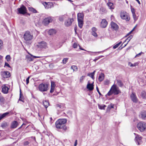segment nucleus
I'll list each match as a JSON object with an SVG mask.
<instances>
[{
    "label": "nucleus",
    "instance_id": "2eb2a0df",
    "mask_svg": "<svg viewBox=\"0 0 146 146\" xmlns=\"http://www.w3.org/2000/svg\"><path fill=\"white\" fill-rule=\"evenodd\" d=\"M130 98L134 103H136L137 102L138 99L135 93H132L130 95Z\"/></svg>",
    "mask_w": 146,
    "mask_h": 146
},
{
    "label": "nucleus",
    "instance_id": "dca6fc26",
    "mask_svg": "<svg viewBox=\"0 0 146 146\" xmlns=\"http://www.w3.org/2000/svg\"><path fill=\"white\" fill-rule=\"evenodd\" d=\"M107 24L108 23L105 19H102L100 25L101 27L105 28L106 27Z\"/></svg>",
    "mask_w": 146,
    "mask_h": 146
},
{
    "label": "nucleus",
    "instance_id": "b1692460",
    "mask_svg": "<svg viewBox=\"0 0 146 146\" xmlns=\"http://www.w3.org/2000/svg\"><path fill=\"white\" fill-rule=\"evenodd\" d=\"M9 113V112H7L0 115V120L4 117H5L7 116L8 115Z\"/></svg>",
    "mask_w": 146,
    "mask_h": 146
},
{
    "label": "nucleus",
    "instance_id": "680f3d73",
    "mask_svg": "<svg viewBox=\"0 0 146 146\" xmlns=\"http://www.w3.org/2000/svg\"><path fill=\"white\" fill-rule=\"evenodd\" d=\"M30 54L31 55V56H33V58H40L41 57V56H34L32 55L31 54Z\"/></svg>",
    "mask_w": 146,
    "mask_h": 146
},
{
    "label": "nucleus",
    "instance_id": "f3484780",
    "mask_svg": "<svg viewBox=\"0 0 146 146\" xmlns=\"http://www.w3.org/2000/svg\"><path fill=\"white\" fill-rule=\"evenodd\" d=\"M93 84V83L90 84L89 81L86 86L87 88L90 91L92 90L94 88V85Z\"/></svg>",
    "mask_w": 146,
    "mask_h": 146
},
{
    "label": "nucleus",
    "instance_id": "c85d7f7f",
    "mask_svg": "<svg viewBox=\"0 0 146 146\" xmlns=\"http://www.w3.org/2000/svg\"><path fill=\"white\" fill-rule=\"evenodd\" d=\"M141 117L143 119H145L146 117V111H143L141 113Z\"/></svg>",
    "mask_w": 146,
    "mask_h": 146
},
{
    "label": "nucleus",
    "instance_id": "20e7f679",
    "mask_svg": "<svg viewBox=\"0 0 146 146\" xmlns=\"http://www.w3.org/2000/svg\"><path fill=\"white\" fill-rule=\"evenodd\" d=\"M137 127L141 132L146 131V123L144 122H139L137 124Z\"/></svg>",
    "mask_w": 146,
    "mask_h": 146
},
{
    "label": "nucleus",
    "instance_id": "2f4dec72",
    "mask_svg": "<svg viewBox=\"0 0 146 146\" xmlns=\"http://www.w3.org/2000/svg\"><path fill=\"white\" fill-rule=\"evenodd\" d=\"M116 82L118 85L120 87H122L123 86V84L121 80H116Z\"/></svg>",
    "mask_w": 146,
    "mask_h": 146
},
{
    "label": "nucleus",
    "instance_id": "69168bd1",
    "mask_svg": "<svg viewBox=\"0 0 146 146\" xmlns=\"http://www.w3.org/2000/svg\"><path fill=\"white\" fill-rule=\"evenodd\" d=\"M108 108H109L110 109H111V108H114L113 105H112L111 106L109 105L108 106Z\"/></svg>",
    "mask_w": 146,
    "mask_h": 146
},
{
    "label": "nucleus",
    "instance_id": "473e14b6",
    "mask_svg": "<svg viewBox=\"0 0 146 146\" xmlns=\"http://www.w3.org/2000/svg\"><path fill=\"white\" fill-rule=\"evenodd\" d=\"M95 72L96 71L94 70L92 72L88 73L87 74V76L90 77L92 79H94V75Z\"/></svg>",
    "mask_w": 146,
    "mask_h": 146
},
{
    "label": "nucleus",
    "instance_id": "393cba45",
    "mask_svg": "<svg viewBox=\"0 0 146 146\" xmlns=\"http://www.w3.org/2000/svg\"><path fill=\"white\" fill-rule=\"evenodd\" d=\"M43 104L44 107L47 108L49 105V103L48 101L44 100L43 101Z\"/></svg>",
    "mask_w": 146,
    "mask_h": 146
},
{
    "label": "nucleus",
    "instance_id": "412c9836",
    "mask_svg": "<svg viewBox=\"0 0 146 146\" xmlns=\"http://www.w3.org/2000/svg\"><path fill=\"white\" fill-rule=\"evenodd\" d=\"M9 90V88L5 86H2V92L4 94H7Z\"/></svg>",
    "mask_w": 146,
    "mask_h": 146
},
{
    "label": "nucleus",
    "instance_id": "4c0bfd02",
    "mask_svg": "<svg viewBox=\"0 0 146 146\" xmlns=\"http://www.w3.org/2000/svg\"><path fill=\"white\" fill-rule=\"evenodd\" d=\"M138 64V62L134 63V64H132L130 62H129L128 63V65L131 67L135 66H137Z\"/></svg>",
    "mask_w": 146,
    "mask_h": 146
},
{
    "label": "nucleus",
    "instance_id": "49530a36",
    "mask_svg": "<svg viewBox=\"0 0 146 146\" xmlns=\"http://www.w3.org/2000/svg\"><path fill=\"white\" fill-rule=\"evenodd\" d=\"M55 86V83L54 82L52 81L51 82V87H53L54 88Z\"/></svg>",
    "mask_w": 146,
    "mask_h": 146
},
{
    "label": "nucleus",
    "instance_id": "09e8293b",
    "mask_svg": "<svg viewBox=\"0 0 146 146\" xmlns=\"http://www.w3.org/2000/svg\"><path fill=\"white\" fill-rule=\"evenodd\" d=\"M68 60V58H64L62 60L63 63L64 64H66Z\"/></svg>",
    "mask_w": 146,
    "mask_h": 146
},
{
    "label": "nucleus",
    "instance_id": "4be33fe9",
    "mask_svg": "<svg viewBox=\"0 0 146 146\" xmlns=\"http://www.w3.org/2000/svg\"><path fill=\"white\" fill-rule=\"evenodd\" d=\"M84 14L82 13H79L77 15L78 20H83Z\"/></svg>",
    "mask_w": 146,
    "mask_h": 146
},
{
    "label": "nucleus",
    "instance_id": "f257e3e1",
    "mask_svg": "<svg viewBox=\"0 0 146 146\" xmlns=\"http://www.w3.org/2000/svg\"><path fill=\"white\" fill-rule=\"evenodd\" d=\"M66 119H59L55 122V125L57 129H62L65 131L67 129V128L66 125L67 122Z\"/></svg>",
    "mask_w": 146,
    "mask_h": 146
},
{
    "label": "nucleus",
    "instance_id": "1a4fd4ad",
    "mask_svg": "<svg viewBox=\"0 0 146 146\" xmlns=\"http://www.w3.org/2000/svg\"><path fill=\"white\" fill-rule=\"evenodd\" d=\"M53 19L51 17H49L44 18L43 21L42 23L44 25H48L50 23L52 22Z\"/></svg>",
    "mask_w": 146,
    "mask_h": 146
},
{
    "label": "nucleus",
    "instance_id": "37998d69",
    "mask_svg": "<svg viewBox=\"0 0 146 146\" xmlns=\"http://www.w3.org/2000/svg\"><path fill=\"white\" fill-rule=\"evenodd\" d=\"M71 68L74 71H77L78 69L77 67L75 66H71Z\"/></svg>",
    "mask_w": 146,
    "mask_h": 146
},
{
    "label": "nucleus",
    "instance_id": "bf43d9fd",
    "mask_svg": "<svg viewBox=\"0 0 146 146\" xmlns=\"http://www.w3.org/2000/svg\"><path fill=\"white\" fill-rule=\"evenodd\" d=\"M5 66L11 68V66L9 64L5 62Z\"/></svg>",
    "mask_w": 146,
    "mask_h": 146
},
{
    "label": "nucleus",
    "instance_id": "aec40b11",
    "mask_svg": "<svg viewBox=\"0 0 146 146\" xmlns=\"http://www.w3.org/2000/svg\"><path fill=\"white\" fill-rule=\"evenodd\" d=\"M18 124V123L17 121H14L11 123V129H13L16 128Z\"/></svg>",
    "mask_w": 146,
    "mask_h": 146
},
{
    "label": "nucleus",
    "instance_id": "5fc2aeb1",
    "mask_svg": "<svg viewBox=\"0 0 146 146\" xmlns=\"http://www.w3.org/2000/svg\"><path fill=\"white\" fill-rule=\"evenodd\" d=\"M96 89L97 91L98 92V93L99 95L100 96H102V94L100 92L98 88V87L97 86L96 87Z\"/></svg>",
    "mask_w": 146,
    "mask_h": 146
},
{
    "label": "nucleus",
    "instance_id": "f03ea898",
    "mask_svg": "<svg viewBox=\"0 0 146 146\" xmlns=\"http://www.w3.org/2000/svg\"><path fill=\"white\" fill-rule=\"evenodd\" d=\"M36 46L38 48L41 50H44L48 48L47 43L44 41L39 42Z\"/></svg>",
    "mask_w": 146,
    "mask_h": 146
},
{
    "label": "nucleus",
    "instance_id": "a878e982",
    "mask_svg": "<svg viewBox=\"0 0 146 146\" xmlns=\"http://www.w3.org/2000/svg\"><path fill=\"white\" fill-rule=\"evenodd\" d=\"M107 5L108 6L109 9L111 10H113L114 9V7L113 5V3L109 2L107 4Z\"/></svg>",
    "mask_w": 146,
    "mask_h": 146
},
{
    "label": "nucleus",
    "instance_id": "39448f33",
    "mask_svg": "<svg viewBox=\"0 0 146 146\" xmlns=\"http://www.w3.org/2000/svg\"><path fill=\"white\" fill-rule=\"evenodd\" d=\"M17 10L18 12V14H20L24 15L27 13V9L26 7L22 5L20 8L17 9Z\"/></svg>",
    "mask_w": 146,
    "mask_h": 146
},
{
    "label": "nucleus",
    "instance_id": "9d476101",
    "mask_svg": "<svg viewBox=\"0 0 146 146\" xmlns=\"http://www.w3.org/2000/svg\"><path fill=\"white\" fill-rule=\"evenodd\" d=\"M111 88V90L113 91V94L114 95H117L119 93H121V92L119 88L116 87L115 85H113Z\"/></svg>",
    "mask_w": 146,
    "mask_h": 146
},
{
    "label": "nucleus",
    "instance_id": "ddd939ff",
    "mask_svg": "<svg viewBox=\"0 0 146 146\" xmlns=\"http://www.w3.org/2000/svg\"><path fill=\"white\" fill-rule=\"evenodd\" d=\"M110 25L111 28L113 30L117 31L119 29L118 26L115 23L112 21Z\"/></svg>",
    "mask_w": 146,
    "mask_h": 146
},
{
    "label": "nucleus",
    "instance_id": "7c9ffc66",
    "mask_svg": "<svg viewBox=\"0 0 146 146\" xmlns=\"http://www.w3.org/2000/svg\"><path fill=\"white\" fill-rule=\"evenodd\" d=\"M9 125V123L7 122L3 121L1 123V126L3 128H5Z\"/></svg>",
    "mask_w": 146,
    "mask_h": 146
},
{
    "label": "nucleus",
    "instance_id": "de8ad7c7",
    "mask_svg": "<svg viewBox=\"0 0 146 146\" xmlns=\"http://www.w3.org/2000/svg\"><path fill=\"white\" fill-rule=\"evenodd\" d=\"M133 16L134 20L136 21L137 19V18L136 17V16L135 13L133 14Z\"/></svg>",
    "mask_w": 146,
    "mask_h": 146
},
{
    "label": "nucleus",
    "instance_id": "052dcab7",
    "mask_svg": "<svg viewBox=\"0 0 146 146\" xmlns=\"http://www.w3.org/2000/svg\"><path fill=\"white\" fill-rule=\"evenodd\" d=\"M54 88L53 87H51L50 90V93H52L54 91Z\"/></svg>",
    "mask_w": 146,
    "mask_h": 146
},
{
    "label": "nucleus",
    "instance_id": "7ed1b4c3",
    "mask_svg": "<svg viewBox=\"0 0 146 146\" xmlns=\"http://www.w3.org/2000/svg\"><path fill=\"white\" fill-rule=\"evenodd\" d=\"M24 40L26 41H30L33 38L32 33H31L29 31L25 32L23 36Z\"/></svg>",
    "mask_w": 146,
    "mask_h": 146
},
{
    "label": "nucleus",
    "instance_id": "e433bc0d",
    "mask_svg": "<svg viewBox=\"0 0 146 146\" xmlns=\"http://www.w3.org/2000/svg\"><path fill=\"white\" fill-rule=\"evenodd\" d=\"M98 106L99 108L101 110H104L106 106L105 105H100L99 104H98Z\"/></svg>",
    "mask_w": 146,
    "mask_h": 146
},
{
    "label": "nucleus",
    "instance_id": "0e129e2a",
    "mask_svg": "<svg viewBox=\"0 0 146 146\" xmlns=\"http://www.w3.org/2000/svg\"><path fill=\"white\" fill-rule=\"evenodd\" d=\"M131 11L132 13V14L134 13H135V9L134 8H131Z\"/></svg>",
    "mask_w": 146,
    "mask_h": 146
},
{
    "label": "nucleus",
    "instance_id": "423d86ee",
    "mask_svg": "<svg viewBox=\"0 0 146 146\" xmlns=\"http://www.w3.org/2000/svg\"><path fill=\"white\" fill-rule=\"evenodd\" d=\"M48 85L46 84L41 83L38 86V89L41 92H45L48 90Z\"/></svg>",
    "mask_w": 146,
    "mask_h": 146
},
{
    "label": "nucleus",
    "instance_id": "a211bd4d",
    "mask_svg": "<svg viewBox=\"0 0 146 146\" xmlns=\"http://www.w3.org/2000/svg\"><path fill=\"white\" fill-rule=\"evenodd\" d=\"M92 35L95 37H97L98 35L96 32L97 31V29L95 27H93L92 29Z\"/></svg>",
    "mask_w": 146,
    "mask_h": 146
},
{
    "label": "nucleus",
    "instance_id": "72a5a7b5",
    "mask_svg": "<svg viewBox=\"0 0 146 146\" xmlns=\"http://www.w3.org/2000/svg\"><path fill=\"white\" fill-rule=\"evenodd\" d=\"M100 12L101 14H102L106 13L107 11L105 8L102 7L100 9Z\"/></svg>",
    "mask_w": 146,
    "mask_h": 146
},
{
    "label": "nucleus",
    "instance_id": "3c124183",
    "mask_svg": "<svg viewBox=\"0 0 146 146\" xmlns=\"http://www.w3.org/2000/svg\"><path fill=\"white\" fill-rule=\"evenodd\" d=\"M104 84L107 85L109 84V81L108 80H106L104 81Z\"/></svg>",
    "mask_w": 146,
    "mask_h": 146
},
{
    "label": "nucleus",
    "instance_id": "13d9d810",
    "mask_svg": "<svg viewBox=\"0 0 146 146\" xmlns=\"http://www.w3.org/2000/svg\"><path fill=\"white\" fill-rule=\"evenodd\" d=\"M29 143V142L28 141H25L24 143V145H28Z\"/></svg>",
    "mask_w": 146,
    "mask_h": 146
},
{
    "label": "nucleus",
    "instance_id": "f704fd0d",
    "mask_svg": "<svg viewBox=\"0 0 146 146\" xmlns=\"http://www.w3.org/2000/svg\"><path fill=\"white\" fill-rule=\"evenodd\" d=\"M28 9L29 11L34 13H37V11L33 7H29Z\"/></svg>",
    "mask_w": 146,
    "mask_h": 146
},
{
    "label": "nucleus",
    "instance_id": "c03bdc74",
    "mask_svg": "<svg viewBox=\"0 0 146 146\" xmlns=\"http://www.w3.org/2000/svg\"><path fill=\"white\" fill-rule=\"evenodd\" d=\"M3 46V41L0 39V50L2 49Z\"/></svg>",
    "mask_w": 146,
    "mask_h": 146
},
{
    "label": "nucleus",
    "instance_id": "603ef678",
    "mask_svg": "<svg viewBox=\"0 0 146 146\" xmlns=\"http://www.w3.org/2000/svg\"><path fill=\"white\" fill-rule=\"evenodd\" d=\"M78 46V44L77 43H74L73 45V47L74 48H76Z\"/></svg>",
    "mask_w": 146,
    "mask_h": 146
},
{
    "label": "nucleus",
    "instance_id": "5701e85b",
    "mask_svg": "<svg viewBox=\"0 0 146 146\" xmlns=\"http://www.w3.org/2000/svg\"><path fill=\"white\" fill-rule=\"evenodd\" d=\"M0 101L1 105L3 106L5 103V100L3 96L1 95L0 96Z\"/></svg>",
    "mask_w": 146,
    "mask_h": 146
},
{
    "label": "nucleus",
    "instance_id": "4d7b16f0",
    "mask_svg": "<svg viewBox=\"0 0 146 146\" xmlns=\"http://www.w3.org/2000/svg\"><path fill=\"white\" fill-rule=\"evenodd\" d=\"M30 76H29L26 79V84H28L29 83V79L30 78Z\"/></svg>",
    "mask_w": 146,
    "mask_h": 146
},
{
    "label": "nucleus",
    "instance_id": "bb28decb",
    "mask_svg": "<svg viewBox=\"0 0 146 146\" xmlns=\"http://www.w3.org/2000/svg\"><path fill=\"white\" fill-rule=\"evenodd\" d=\"M24 97L23 96V94L22 93L21 89H20V97L19 98V100L22 101V102H24Z\"/></svg>",
    "mask_w": 146,
    "mask_h": 146
},
{
    "label": "nucleus",
    "instance_id": "a19ab883",
    "mask_svg": "<svg viewBox=\"0 0 146 146\" xmlns=\"http://www.w3.org/2000/svg\"><path fill=\"white\" fill-rule=\"evenodd\" d=\"M112 90V88H111L110 90L109 91V92H108L107 94H106V96L107 95L108 96H110L111 95L113 94V91H112V90Z\"/></svg>",
    "mask_w": 146,
    "mask_h": 146
},
{
    "label": "nucleus",
    "instance_id": "c756f323",
    "mask_svg": "<svg viewBox=\"0 0 146 146\" xmlns=\"http://www.w3.org/2000/svg\"><path fill=\"white\" fill-rule=\"evenodd\" d=\"M104 74L103 73H102L99 76L98 80L99 81L102 82V81L104 79Z\"/></svg>",
    "mask_w": 146,
    "mask_h": 146
},
{
    "label": "nucleus",
    "instance_id": "864d4df0",
    "mask_svg": "<svg viewBox=\"0 0 146 146\" xmlns=\"http://www.w3.org/2000/svg\"><path fill=\"white\" fill-rule=\"evenodd\" d=\"M28 59L29 60V61H32L34 59V58H33V56H31V57H29L28 58Z\"/></svg>",
    "mask_w": 146,
    "mask_h": 146
},
{
    "label": "nucleus",
    "instance_id": "c9c22d12",
    "mask_svg": "<svg viewBox=\"0 0 146 146\" xmlns=\"http://www.w3.org/2000/svg\"><path fill=\"white\" fill-rule=\"evenodd\" d=\"M141 96L143 99H145L146 98V93L144 91H143L141 93Z\"/></svg>",
    "mask_w": 146,
    "mask_h": 146
},
{
    "label": "nucleus",
    "instance_id": "79ce46f5",
    "mask_svg": "<svg viewBox=\"0 0 146 146\" xmlns=\"http://www.w3.org/2000/svg\"><path fill=\"white\" fill-rule=\"evenodd\" d=\"M11 57L10 55H7L5 57V59H6L7 61L8 62L11 59Z\"/></svg>",
    "mask_w": 146,
    "mask_h": 146
},
{
    "label": "nucleus",
    "instance_id": "6e6552de",
    "mask_svg": "<svg viewBox=\"0 0 146 146\" xmlns=\"http://www.w3.org/2000/svg\"><path fill=\"white\" fill-rule=\"evenodd\" d=\"M134 134L135 135V139L136 143L138 145L141 144L142 142V137L141 136L135 133H134Z\"/></svg>",
    "mask_w": 146,
    "mask_h": 146
},
{
    "label": "nucleus",
    "instance_id": "6e6d98bb",
    "mask_svg": "<svg viewBox=\"0 0 146 146\" xmlns=\"http://www.w3.org/2000/svg\"><path fill=\"white\" fill-rule=\"evenodd\" d=\"M143 53V52H141L137 54L135 56V58L140 56L141 55V54Z\"/></svg>",
    "mask_w": 146,
    "mask_h": 146
},
{
    "label": "nucleus",
    "instance_id": "cd10ccee",
    "mask_svg": "<svg viewBox=\"0 0 146 146\" xmlns=\"http://www.w3.org/2000/svg\"><path fill=\"white\" fill-rule=\"evenodd\" d=\"M78 21V26L80 29L82 28L83 25V20H79Z\"/></svg>",
    "mask_w": 146,
    "mask_h": 146
},
{
    "label": "nucleus",
    "instance_id": "ea45409f",
    "mask_svg": "<svg viewBox=\"0 0 146 146\" xmlns=\"http://www.w3.org/2000/svg\"><path fill=\"white\" fill-rule=\"evenodd\" d=\"M57 107H59L60 109H63V108L64 104H57L56 105Z\"/></svg>",
    "mask_w": 146,
    "mask_h": 146
},
{
    "label": "nucleus",
    "instance_id": "e2e57ef3",
    "mask_svg": "<svg viewBox=\"0 0 146 146\" xmlns=\"http://www.w3.org/2000/svg\"><path fill=\"white\" fill-rule=\"evenodd\" d=\"M85 76H82L80 78V81L81 82L84 78Z\"/></svg>",
    "mask_w": 146,
    "mask_h": 146
},
{
    "label": "nucleus",
    "instance_id": "58836bf2",
    "mask_svg": "<svg viewBox=\"0 0 146 146\" xmlns=\"http://www.w3.org/2000/svg\"><path fill=\"white\" fill-rule=\"evenodd\" d=\"M122 43L121 41H120L118 43L114 45L113 47V49H115L117 48Z\"/></svg>",
    "mask_w": 146,
    "mask_h": 146
},
{
    "label": "nucleus",
    "instance_id": "8fccbe9b",
    "mask_svg": "<svg viewBox=\"0 0 146 146\" xmlns=\"http://www.w3.org/2000/svg\"><path fill=\"white\" fill-rule=\"evenodd\" d=\"M59 20L60 21H62L64 20V18L63 16H61L59 17Z\"/></svg>",
    "mask_w": 146,
    "mask_h": 146
},
{
    "label": "nucleus",
    "instance_id": "a18cd8bd",
    "mask_svg": "<svg viewBox=\"0 0 146 146\" xmlns=\"http://www.w3.org/2000/svg\"><path fill=\"white\" fill-rule=\"evenodd\" d=\"M133 36L130 35L126 39V41L127 40V43L129 42V41L131 40V39L132 38Z\"/></svg>",
    "mask_w": 146,
    "mask_h": 146
},
{
    "label": "nucleus",
    "instance_id": "f8f14e48",
    "mask_svg": "<svg viewBox=\"0 0 146 146\" xmlns=\"http://www.w3.org/2000/svg\"><path fill=\"white\" fill-rule=\"evenodd\" d=\"M74 21L73 18H68L65 21V25L66 27H69L71 26Z\"/></svg>",
    "mask_w": 146,
    "mask_h": 146
},
{
    "label": "nucleus",
    "instance_id": "338daca9",
    "mask_svg": "<svg viewBox=\"0 0 146 146\" xmlns=\"http://www.w3.org/2000/svg\"><path fill=\"white\" fill-rule=\"evenodd\" d=\"M77 140H75L74 145V146H76L77 145Z\"/></svg>",
    "mask_w": 146,
    "mask_h": 146
},
{
    "label": "nucleus",
    "instance_id": "4468645a",
    "mask_svg": "<svg viewBox=\"0 0 146 146\" xmlns=\"http://www.w3.org/2000/svg\"><path fill=\"white\" fill-rule=\"evenodd\" d=\"M2 76L4 78H7L10 77L11 76L10 72L7 71H4L1 73Z\"/></svg>",
    "mask_w": 146,
    "mask_h": 146
},
{
    "label": "nucleus",
    "instance_id": "6ab92c4d",
    "mask_svg": "<svg viewBox=\"0 0 146 146\" xmlns=\"http://www.w3.org/2000/svg\"><path fill=\"white\" fill-rule=\"evenodd\" d=\"M56 31L54 29H52L49 30L48 32V34L50 36L54 35L56 33Z\"/></svg>",
    "mask_w": 146,
    "mask_h": 146
},
{
    "label": "nucleus",
    "instance_id": "9b49d317",
    "mask_svg": "<svg viewBox=\"0 0 146 146\" xmlns=\"http://www.w3.org/2000/svg\"><path fill=\"white\" fill-rule=\"evenodd\" d=\"M42 4L45 8L47 9L53 7V4L52 2H50L47 3L46 2H43Z\"/></svg>",
    "mask_w": 146,
    "mask_h": 146
},
{
    "label": "nucleus",
    "instance_id": "774afa93",
    "mask_svg": "<svg viewBox=\"0 0 146 146\" xmlns=\"http://www.w3.org/2000/svg\"><path fill=\"white\" fill-rule=\"evenodd\" d=\"M99 58H96L93 60V61H94V62H96V60H98Z\"/></svg>",
    "mask_w": 146,
    "mask_h": 146
},
{
    "label": "nucleus",
    "instance_id": "0eeeda50",
    "mask_svg": "<svg viewBox=\"0 0 146 146\" xmlns=\"http://www.w3.org/2000/svg\"><path fill=\"white\" fill-rule=\"evenodd\" d=\"M120 16L122 19H125L126 21H129L130 20V17L126 12L121 11Z\"/></svg>",
    "mask_w": 146,
    "mask_h": 146
}]
</instances>
